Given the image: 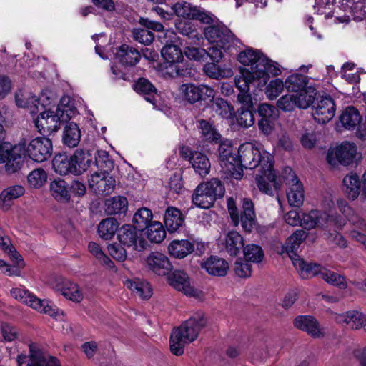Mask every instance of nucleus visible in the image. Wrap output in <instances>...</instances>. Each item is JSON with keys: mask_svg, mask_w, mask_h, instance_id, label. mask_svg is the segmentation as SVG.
<instances>
[{"mask_svg": "<svg viewBox=\"0 0 366 366\" xmlns=\"http://www.w3.org/2000/svg\"><path fill=\"white\" fill-rule=\"evenodd\" d=\"M224 187L221 181L212 179L198 185L192 195V202L202 209L210 208L217 198L222 197Z\"/></svg>", "mask_w": 366, "mask_h": 366, "instance_id": "39448f33", "label": "nucleus"}, {"mask_svg": "<svg viewBox=\"0 0 366 366\" xmlns=\"http://www.w3.org/2000/svg\"><path fill=\"white\" fill-rule=\"evenodd\" d=\"M116 59L123 65L134 66L139 61L141 54L135 48L122 44L116 52Z\"/></svg>", "mask_w": 366, "mask_h": 366, "instance_id": "c85d7f7f", "label": "nucleus"}, {"mask_svg": "<svg viewBox=\"0 0 366 366\" xmlns=\"http://www.w3.org/2000/svg\"><path fill=\"white\" fill-rule=\"evenodd\" d=\"M127 199L124 197H114L106 202V212L109 214L124 212L127 209Z\"/></svg>", "mask_w": 366, "mask_h": 366, "instance_id": "09e8293b", "label": "nucleus"}, {"mask_svg": "<svg viewBox=\"0 0 366 366\" xmlns=\"http://www.w3.org/2000/svg\"><path fill=\"white\" fill-rule=\"evenodd\" d=\"M52 142L45 137L33 139L29 144L26 142L24 154L36 162H43L49 159L52 154Z\"/></svg>", "mask_w": 366, "mask_h": 366, "instance_id": "f8f14e48", "label": "nucleus"}, {"mask_svg": "<svg viewBox=\"0 0 366 366\" xmlns=\"http://www.w3.org/2000/svg\"><path fill=\"white\" fill-rule=\"evenodd\" d=\"M89 251L102 264L112 268L114 264L112 260L104 253L100 246L95 242H90L88 245Z\"/></svg>", "mask_w": 366, "mask_h": 366, "instance_id": "bf43d9fd", "label": "nucleus"}, {"mask_svg": "<svg viewBox=\"0 0 366 366\" xmlns=\"http://www.w3.org/2000/svg\"><path fill=\"white\" fill-rule=\"evenodd\" d=\"M16 362L18 366H61L56 357L39 350H30L29 356L18 355Z\"/></svg>", "mask_w": 366, "mask_h": 366, "instance_id": "f3484780", "label": "nucleus"}, {"mask_svg": "<svg viewBox=\"0 0 366 366\" xmlns=\"http://www.w3.org/2000/svg\"><path fill=\"white\" fill-rule=\"evenodd\" d=\"M241 202L240 216L236 203L232 197L227 199L228 212L234 226H237L240 222L243 229L250 232L257 225L254 204L249 198H244Z\"/></svg>", "mask_w": 366, "mask_h": 366, "instance_id": "423d86ee", "label": "nucleus"}, {"mask_svg": "<svg viewBox=\"0 0 366 366\" xmlns=\"http://www.w3.org/2000/svg\"><path fill=\"white\" fill-rule=\"evenodd\" d=\"M48 175L42 168L32 170L27 176V182L30 187L39 189L47 182Z\"/></svg>", "mask_w": 366, "mask_h": 366, "instance_id": "603ef678", "label": "nucleus"}, {"mask_svg": "<svg viewBox=\"0 0 366 366\" xmlns=\"http://www.w3.org/2000/svg\"><path fill=\"white\" fill-rule=\"evenodd\" d=\"M81 138V132L78 125L74 122H69L64 128L63 142L69 147H75L78 145Z\"/></svg>", "mask_w": 366, "mask_h": 366, "instance_id": "a19ab883", "label": "nucleus"}, {"mask_svg": "<svg viewBox=\"0 0 366 366\" xmlns=\"http://www.w3.org/2000/svg\"><path fill=\"white\" fill-rule=\"evenodd\" d=\"M117 229V221L114 218H107L99 224L98 233L102 238L109 239L114 235Z\"/></svg>", "mask_w": 366, "mask_h": 366, "instance_id": "de8ad7c7", "label": "nucleus"}, {"mask_svg": "<svg viewBox=\"0 0 366 366\" xmlns=\"http://www.w3.org/2000/svg\"><path fill=\"white\" fill-rule=\"evenodd\" d=\"M10 294L16 300L30 306L40 312L48 314L51 317H56L58 315V310L53 306L49 305L46 300L37 298L23 286L12 288Z\"/></svg>", "mask_w": 366, "mask_h": 366, "instance_id": "1a4fd4ad", "label": "nucleus"}, {"mask_svg": "<svg viewBox=\"0 0 366 366\" xmlns=\"http://www.w3.org/2000/svg\"><path fill=\"white\" fill-rule=\"evenodd\" d=\"M205 38L224 50L229 49L234 44V36L224 26H210L204 29Z\"/></svg>", "mask_w": 366, "mask_h": 366, "instance_id": "2eb2a0df", "label": "nucleus"}, {"mask_svg": "<svg viewBox=\"0 0 366 366\" xmlns=\"http://www.w3.org/2000/svg\"><path fill=\"white\" fill-rule=\"evenodd\" d=\"M224 246L226 251L231 256H237L244 248L242 236L237 231H229L225 237Z\"/></svg>", "mask_w": 366, "mask_h": 366, "instance_id": "2f4dec72", "label": "nucleus"}, {"mask_svg": "<svg viewBox=\"0 0 366 366\" xmlns=\"http://www.w3.org/2000/svg\"><path fill=\"white\" fill-rule=\"evenodd\" d=\"M95 164L99 172H109L114 168V162L104 150H98L95 154Z\"/></svg>", "mask_w": 366, "mask_h": 366, "instance_id": "4d7b16f0", "label": "nucleus"}, {"mask_svg": "<svg viewBox=\"0 0 366 366\" xmlns=\"http://www.w3.org/2000/svg\"><path fill=\"white\" fill-rule=\"evenodd\" d=\"M335 112L336 105L334 99L327 95L317 99L312 115L317 122L325 124L334 117Z\"/></svg>", "mask_w": 366, "mask_h": 366, "instance_id": "6ab92c4d", "label": "nucleus"}, {"mask_svg": "<svg viewBox=\"0 0 366 366\" xmlns=\"http://www.w3.org/2000/svg\"><path fill=\"white\" fill-rule=\"evenodd\" d=\"M134 39L144 45L151 44L154 39V35L147 28L144 29H134L132 31Z\"/></svg>", "mask_w": 366, "mask_h": 366, "instance_id": "680f3d73", "label": "nucleus"}, {"mask_svg": "<svg viewBox=\"0 0 366 366\" xmlns=\"http://www.w3.org/2000/svg\"><path fill=\"white\" fill-rule=\"evenodd\" d=\"M202 267L211 275L223 277L227 274L229 265L224 259L212 256L202 263Z\"/></svg>", "mask_w": 366, "mask_h": 366, "instance_id": "cd10ccee", "label": "nucleus"}, {"mask_svg": "<svg viewBox=\"0 0 366 366\" xmlns=\"http://www.w3.org/2000/svg\"><path fill=\"white\" fill-rule=\"evenodd\" d=\"M152 211L146 207L139 209L134 215L133 222L134 227L142 232L149 224L152 223Z\"/></svg>", "mask_w": 366, "mask_h": 366, "instance_id": "a18cd8bd", "label": "nucleus"}, {"mask_svg": "<svg viewBox=\"0 0 366 366\" xmlns=\"http://www.w3.org/2000/svg\"><path fill=\"white\" fill-rule=\"evenodd\" d=\"M195 7L187 2H178L172 6V9L178 16L190 19Z\"/></svg>", "mask_w": 366, "mask_h": 366, "instance_id": "0e129e2a", "label": "nucleus"}, {"mask_svg": "<svg viewBox=\"0 0 366 366\" xmlns=\"http://www.w3.org/2000/svg\"><path fill=\"white\" fill-rule=\"evenodd\" d=\"M125 285L134 295L143 300H148L152 297V289L150 284L144 280L134 279L125 282Z\"/></svg>", "mask_w": 366, "mask_h": 366, "instance_id": "7c9ffc66", "label": "nucleus"}, {"mask_svg": "<svg viewBox=\"0 0 366 366\" xmlns=\"http://www.w3.org/2000/svg\"><path fill=\"white\" fill-rule=\"evenodd\" d=\"M342 125L347 129H353L360 123V115L353 107H347L340 117Z\"/></svg>", "mask_w": 366, "mask_h": 366, "instance_id": "ea45409f", "label": "nucleus"}, {"mask_svg": "<svg viewBox=\"0 0 366 366\" xmlns=\"http://www.w3.org/2000/svg\"><path fill=\"white\" fill-rule=\"evenodd\" d=\"M258 113L260 119L269 120H275L278 116L277 108L268 104H260L258 108Z\"/></svg>", "mask_w": 366, "mask_h": 366, "instance_id": "338daca9", "label": "nucleus"}, {"mask_svg": "<svg viewBox=\"0 0 366 366\" xmlns=\"http://www.w3.org/2000/svg\"><path fill=\"white\" fill-rule=\"evenodd\" d=\"M146 229L147 238L151 242L160 243L166 237L164 228L159 222H152Z\"/></svg>", "mask_w": 366, "mask_h": 366, "instance_id": "3c124183", "label": "nucleus"}, {"mask_svg": "<svg viewBox=\"0 0 366 366\" xmlns=\"http://www.w3.org/2000/svg\"><path fill=\"white\" fill-rule=\"evenodd\" d=\"M239 61L249 68H245L252 71L258 76H266L270 75L277 76L280 74V69L277 64L269 60L259 51L252 49H246L238 55Z\"/></svg>", "mask_w": 366, "mask_h": 366, "instance_id": "20e7f679", "label": "nucleus"}, {"mask_svg": "<svg viewBox=\"0 0 366 366\" xmlns=\"http://www.w3.org/2000/svg\"><path fill=\"white\" fill-rule=\"evenodd\" d=\"M26 140H21L13 147H0V164L5 163L8 174H14L21 169L24 163Z\"/></svg>", "mask_w": 366, "mask_h": 366, "instance_id": "6e6552de", "label": "nucleus"}, {"mask_svg": "<svg viewBox=\"0 0 366 366\" xmlns=\"http://www.w3.org/2000/svg\"><path fill=\"white\" fill-rule=\"evenodd\" d=\"M307 83L306 76L296 74L289 76L285 81V85L287 91L294 92V94H308L306 89Z\"/></svg>", "mask_w": 366, "mask_h": 366, "instance_id": "72a5a7b5", "label": "nucleus"}, {"mask_svg": "<svg viewBox=\"0 0 366 366\" xmlns=\"http://www.w3.org/2000/svg\"><path fill=\"white\" fill-rule=\"evenodd\" d=\"M170 285L184 295L191 297L198 295V290L190 282L188 275L183 271L176 270L168 277Z\"/></svg>", "mask_w": 366, "mask_h": 366, "instance_id": "5701e85b", "label": "nucleus"}, {"mask_svg": "<svg viewBox=\"0 0 366 366\" xmlns=\"http://www.w3.org/2000/svg\"><path fill=\"white\" fill-rule=\"evenodd\" d=\"M59 290L63 296L71 301L79 302L83 300V292L79 286L69 280L63 281Z\"/></svg>", "mask_w": 366, "mask_h": 366, "instance_id": "58836bf2", "label": "nucleus"}, {"mask_svg": "<svg viewBox=\"0 0 366 366\" xmlns=\"http://www.w3.org/2000/svg\"><path fill=\"white\" fill-rule=\"evenodd\" d=\"M344 192L347 197L355 200L360 194V182L359 177L356 174L346 175L342 181Z\"/></svg>", "mask_w": 366, "mask_h": 366, "instance_id": "4c0bfd02", "label": "nucleus"}, {"mask_svg": "<svg viewBox=\"0 0 366 366\" xmlns=\"http://www.w3.org/2000/svg\"><path fill=\"white\" fill-rule=\"evenodd\" d=\"M24 192V187L21 185H14L4 189L0 194L1 207L8 209L12 201L22 196Z\"/></svg>", "mask_w": 366, "mask_h": 366, "instance_id": "e433bc0d", "label": "nucleus"}, {"mask_svg": "<svg viewBox=\"0 0 366 366\" xmlns=\"http://www.w3.org/2000/svg\"><path fill=\"white\" fill-rule=\"evenodd\" d=\"M218 143L219 161L222 172L236 179H240L242 177L243 169H241L237 163V154L233 151L231 142L221 139Z\"/></svg>", "mask_w": 366, "mask_h": 366, "instance_id": "0eeeda50", "label": "nucleus"}, {"mask_svg": "<svg viewBox=\"0 0 366 366\" xmlns=\"http://www.w3.org/2000/svg\"><path fill=\"white\" fill-rule=\"evenodd\" d=\"M89 184L95 192L108 195L114 192L116 180L109 172H94L89 179Z\"/></svg>", "mask_w": 366, "mask_h": 366, "instance_id": "aec40b11", "label": "nucleus"}, {"mask_svg": "<svg viewBox=\"0 0 366 366\" xmlns=\"http://www.w3.org/2000/svg\"><path fill=\"white\" fill-rule=\"evenodd\" d=\"M236 160L241 169L243 167L249 169L260 167L256 181L259 189L262 192L272 194L270 184L276 189H280V184L277 182V175L273 169L274 159L268 152L260 149L252 143H244L239 146Z\"/></svg>", "mask_w": 366, "mask_h": 366, "instance_id": "f257e3e1", "label": "nucleus"}, {"mask_svg": "<svg viewBox=\"0 0 366 366\" xmlns=\"http://www.w3.org/2000/svg\"><path fill=\"white\" fill-rule=\"evenodd\" d=\"M243 254L247 262L259 263L264 258V252L262 247L255 244H249L244 247Z\"/></svg>", "mask_w": 366, "mask_h": 366, "instance_id": "864d4df0", "label": "nucleus"}, {"mask_svg": "<svg viewBox=\"0 0 366 366\" xmlns=\"http://www.w3.org/2000/svg\"><path fill=\"white\" fill-rule=\"evenodd\" d=\"M292 257L294 258L292 264L302 279H308L316 275L321 277V272L325 268L320 264L307 263L300 256L294 257L293 255Z\"/></svg>", "mask_w": 366, "mask_h": 366, "instance_id": "bb28decb", "label": "nucleus"}, {"mask_svg": "<svg viewBox=\"0 0 366 366\" xmlns=\"http://www.w3.org/2000/svg\"><path fill=\"white\" fill-rule=\"evenodd\" d=\"M175 28L180 34L189 38H193L197 36V31L194 29L192 24L187 20H176Z\"/></svg>", "mask_w": 366, "mask_h": 366, "instance_id": "69168bd1", "label": "nucleus"}, {"mask_svg": "<svg viewBox=\"0 0 366 366\" xmlns=\"http://www.w3.org/2000/svg\"><path fill=\"white\" fill-rule=\"evenodd\" d=\"M92 158L88 152L82 149H76L70 156V164L74 175H81L89 167Z\"/></svg>", "mask_w": 366, "mask_h": 366, "instance_id": "a878e982", "label": "nucleus"}, {"mask_svg": "<svg viewBox=\"0 0 366 366\" xmlns=\"http://www.w3.org/2000/svg\"><path fill=\"white\" fill-rule=\"evenodd\" d=\"M206 325L205 316L202 313H199L174 329L169 340L172 352L175 355H182L185 345L194 342Z\"/></svg>", "mask_w": 366, "mask_h": 366, "instance_id": "7ed1b4c3", "label": "nucleus"}, {"mask_svg": "<svg viewBox=\"0 0 366 366\" xmlns=\"http://www.w3.org/2000/svg\"><path fill=\"white\" fill-rule=\"evenodd\" d=\"M119 242L134 250L141 251L144 249L147 242L142 237V232L131 225H124L118 232Z\"/></svg>", "mask_w": 366, "mask_h": 366, "instance_id": "dca6fc26", "label": "nucleus"}, {"mask_svg": "<svg viewBox=\"0 0 366 366\" xmlns=\"http://www.w3.org/2000/svg\"><path fill=\"white\" fill-rule=\"evenodd\" d=\"M327 223H332L337 229H341L345 224L344 219L326 212L312 210L305 213L301 217L300 226L306 229H311L316 226L323 227Z\"/></svg>", "mask_w": 366, "mask_h": 366, "instance_id": "9d476101", "label": "nucleus"}, {"mask_svg": "<svg viewBox=\"0 0 366 366\" xmlns=\"http://www.w3.org/2000/svg\"><path fill=\"white\" fill-rule=\"evenodd\" d=\"M234 269L235 274L239 277H249L252 274L251 264L246 260L243 261L241 259L235 262Z\"/></svg>", "mask_w": 366, "mask_h": 366, "instance_id": "774afa93", "label": "nucleus"}, {"mask_svg": "<svg viewBox=\"0 0 366 366\" xmlns=\"http://www.w3.org/2000/svg\"><path fill=\"white\" fill-rule=\"evenodd\" d=\"M199 89V86L193 84H185L181 86L185 99L190 103H195L201 100Z\"/></svg>", "mask_w": 366, "mask_h": 366, "instance_id": "13d9d810", "label": "nucleus"}, {"mask_svg": "<svg viewBox=\"0 0 366 366\" xmlns=\"http://www.w3.org/2000/svg\"><path fill=\"white\" fill-rule=\"evenodd\" d=\"M190 163L195 172L201 177H204L209 174L211 164L205 154L199 152H194L190 158Z\"/></svg>", "mask_w": 366, "mask_h": 366, "instance_id": "c9c22d12", "label": "nucleus"}, {"mask_svg": "<svg viewBox=\"0 0 366 366\" xmlns=\"http://www.w3.org/2000/svg\"><path fill=\"white\" fill-rule=\"evenodd\" d=\"M16 102L18 107L27 108L31 114L40 112L39 115L34 120L40 133L51 134L56 132L61 123L68 122L76 113L75 107L63 104L58 106L55 112L51 110L41 111L43 105L40 104L39 100L34 96L28 98L26 102L16 96Z\"/></svg>", "mask_w": 366, "mask_h": 366, "instance_id": "f03ea898", "label": "nucleus"}, {"mask_svg": "<svg viewBox=\"0 0 366 366\" xmlns=\"http://www.w3.org/2000/svg\"><path fill=\"white\" fill-rule=\"evenodd\" d=\"M148 269L159 276H165L172 269V264L164 254L154 252L150 253L146 259Z\"/></svg>", "mask_w": 366, "mask_h": 366, "instance_id": "412c9836", "label": "nucleus"}, {"mask_svg": "<svg viewBox=\"0 0 366 366\" xmlns=\"http://www.w3.org/2000/svg\"><path fill=\"white\" fill-rule=\"evenodd\" d=\"M162 56L170 64L180 63L184 59L181 49L174 44H166L162 49Z\"/></svg>", "mask_w": 366, "mask_h": 366, "instance_id": "8fccbe9b", "label": "nucleus"}, {"mask_svg": "<svg viewBox=\"0 0 366 366\" xmlns=\"http://www.w3.org/2000/svg\"><path fill=\"white\" fill-rule=\"evenodd\" d=\"M306 237V233L303 230H297L286 240L284 248L288 257L293 262L294 256H298L296 253L300 245Z\"/></svg>", "mask_w": 366, "mask_h": 366, "instance_id": "f704fd0d", "label": "nucleus"}, {"mask_svg": "<svg viewBox=\"0 0 366 366\" xmlns=\"http://www.w3.org/2000/svg\"><path fill=\"white\" fill-rule=\"evenodd\" d=\"M206 248V244L199 239H181L172 241L168 246V251L171 256L183 259L192 252L201 256L205 252Z\"/></svg>", "mask_w": 366, "mask_h": 366, "instance_id": "9b49d317", "label": "nucleus"}, {"mask_svg": "<svg viewBox=\"0 0 366 366\" xmlns=\"http://www.w3.org/2000/svg\"><path fill=\"white\" fill-rule=\"evenodd\" d=\"M269 79V76H258L248 69H242L241 74L235 76L234 82L239 92H249L250 84L257 82V86L261 87L267 84Z\"/></svg>", "mask_w": 366, "mask_h": 366, "instance_id": "b1692460", "label": "nucleus"}, {"mask_svg": "<svg viewBox=\"0 0 366 366\" xmlns=\"http://www.w3.org/2000/svg\"><path fill=\"white\" fill-rule=\"evenodd\" d=\"M335 319L337 323H345L355 330H359L366 325L365 315L357 310H350L336 315Z\"/></svg>", "mask_w": 366, "mask_h": 366, "instance_id": "393cba45", "label": "nucleus"}, {"mask_svg": "<svg viewBox=\"0 0 366 366\" xmlns=\"http://www.w3.org/2000/svg\"><path fill=\"white\" fill-rule=\"evenodd\" d=\"M197 127L201 131L202 137L210 142L217 143L222 139L221 134L208 121L202 119L197 122Z\"/></svg>", "mask_w": 366, "mask_h": 366, "instance_id": "37998d69", "label": "nucleus"}, {"mask_svg": "<svg viewBox=\"0 0 366 366\" xmlns=\"http://www.w3.org/2000/svg\"><path fill=\"white\" fill-rule=\"evenodd\" d=\"M50 189L52 196L58 201H69L70 199L68 185L66 182L57 179L52 181L50 184Z\"/></svg>", "mask_w": 366, "mask_h": 366, "instance_id": "c03bdc74", "label": "nucleus"}, {"mask_svg": "<svg viewBox=\"0 0 366 366\" xmlns=\"http://www.w3.org/2000/svg\"><path fill=\"white\" fill-rule=\"evenodd\" d=\"M134 90L143 94L145 99L152 104H155L157 98L158 97L157 89L147 79L140 78L134 85Z\"/></svg>", "mask_w": 366, "mask_h": 366, "instance_id": "473e14b6", "label": "nucleus"}, {"mask_svg": "<svg viewBox=\"0 0 366 366\" xmlns=\"http://www.w3.org/2000/svg\"><path fill=\"white\" fill-rule=\"evenodd\" d=\"M238 116L237 117V123L244 127H249L254 123V116L252 109H241L237 111Z\"/></svg>", "mask_w": 366, "mask_h": 366, "instance_id": "e2e57ef3", "label": "nucleus"}, {"mask_svg": "<svg viewBox=\"0 0 366 366\" xmlns=\"http://www.w3.org/2000/svg\"><path fill=\"white\" fill-rule=\"evenodd\" d=\"M52 165L55 172L60 175L73 174L70 157L66 154H56L52 160Z\"/></svg>", "mask_w": 366, "mask_h": 366, "instance_id": "79ce46f5", "label": "nucleus"}, {"mask_svg": "<svg viewBox=\"0 0 366 366\" xmlns=\"http://www.w3.org/2000/svg\"><path fill=\"white\" fill-rule=\"evenodd\" d=\"M285 87V83L280 79L272 80L266 87V94L270 100L275 99Z\"/></svg>", "mask_w": 366, "mask_h": 366, "instance_id": "052dcab7", "label": "nucleus"}, {"mask_svg": "<svg viewBox=\"0 0 366 366\" xmlns=\"http://www.w3.org/2000/svg\"><path fill=\"white\" fill-rule=\"evenodd\" d=\"M283 179L286 184L289 185L287 192L288 203L290 206L300 207L304 202L305 194L302 183L290 167L283 170Z\"/></svg>", "mask_w": 366, "mask_h": 366, "instance_id": "4468645a", "label": "nucleus"}, {"mask_svg": "<svg viewBox=\"0 0 366 366\" xmlns=\"http://www.w3.org/2000/svg\"><path fill=\"white\" fill-rule=\"evenodd\" d=\"M357 154V146L353 142H343L340 145L330 148L327 154V160L332 166L338 163L349 165L353 162Z\"/></svg>", "mask_w": 366, "mask_h": 366, "instance_id": "ddd939ff", "label": "nucleus"}, {"mask_svg": "<svg viewBox=\"0 0 366 366\" xmlns=\"http://www.w3.org/2000/svg\"><path fill=\"white\" fill-rule=\"evenodd\" d=\"M315 97L312 94H289L281 97L277 102V107L284 112H292L296 107L306 109L313 102Z\"/></svg>", "mask_w": 366, "mask_h": 366, "instance_id": "a211bd4d", "label": "nucleus"}, {"mask_svg": "<svg viewBox=\"0 0 366 366\" xmlns=\"http://www.w3.org/2000/svg\"><path fill=\"white\" fill-rule=\"evenodd\" d=\"M164 222L168 232L173 233L183 225L184 218L179 209L169 207L165 212Z\"/></svg>", "mask_w": 366, "mask_h": 366, "instance_id": "c756f323", "label": "nucleus"}, {"mask_svg": "<svg viewBox=\"0 0 366 366\" xmlns=\"http://www.w3.org/2000/svg\"><path fill=\"white\" fill-rule=\"evenodd\" d=\"M294 326L302 331L306 332L309 335L320 338L325 335V331L320 327L317 320L310 315H300L295 318L293 321Z\"/></svg>", "mask_w": 366, "mask_h": 366, "instance_id": "4be33fe9", "label": "nucleus"}, {"mask_svg": "<svg viewBox=\"0 0 366 366\" xmlns=\"http://www.w3.org/2000/svg\"><path fill=\"white\" fill-rule=\"evenodd\" d=\"M215 112L225 119H233L234 109L226 100L222 98H217L212 104Z\"/></svg>", "mask_w": 366, "mask_h": 366, "instance_id": "49530a36", "label": "nucleus"}, {"mask_svg": "<svg viewBox=\"0 0 366 366\" xmlns=\"http://www.w3.org/2000/svg\"><path fill=\"white\" fill-rule=\"evenodd\" d=\"M0 249L9 254L11 258L15 259L19 266L21 265V263L22 265L24 264L21 257L17 253L14 247L11 245L9 238L5 234L4 231L1 228Z\"/></svg>", "mask_w": 366, "mask_h": 366, "instance_id": "5fc2aeb1", "label": "nucleus"}, {"mask_svg": "<svg viewBox=\"0 0 366 366\" xmlns=\"http://www.w3.org/2000/svg\"><path fill=\"white\" fill-rule=\"evenodd\" d=\"M321 278L328 284L340 289H345L347 287V283L344 276L325 268L321 272Z\"/></svg>", "mask_w": 366, "mask_h": 366, "instance_id": "6e6d98bb", "label": "nucleus"}]
</instances>
